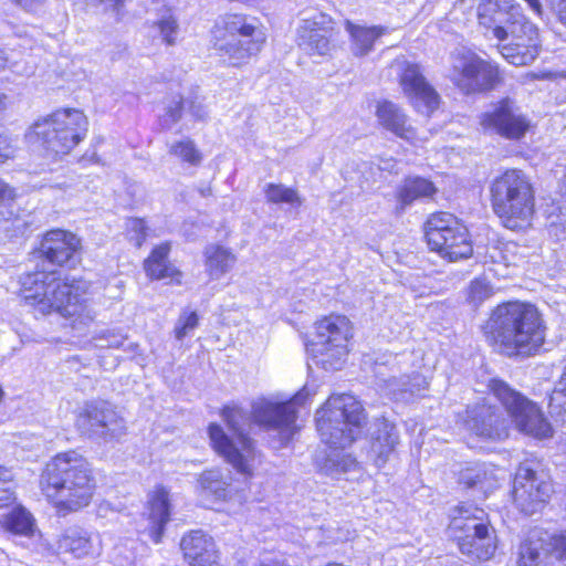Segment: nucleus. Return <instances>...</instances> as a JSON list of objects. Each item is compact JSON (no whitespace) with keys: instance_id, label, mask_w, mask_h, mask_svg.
Here are the masks:
<instances>
[{"instance_id":"nucleus-36","label":"nucleus","mask_w":566,"mask_h":566,"mask_svg":"<svg viewBox=\"0 0 566 566\" xmlns=\"http://www.w3.org/2000/svg\"><path fill=\"white\" fill-rule=\"evenodd\" d=\"M6 223H11L15 230L25 226V222L18 216L14 188L0 179V224Z\"/></svg>"},{"instance_id":"nucleus-44","label":"nucleus","mask_w":566,"mask_h":566,"mask_svg":"<svg viewBox=\"0 0 566 566\" xmlns=\"http://www.w3.org/2000/svg\"><path fill=\"white\" fill-rule=\"evenodd\" d=\"M198 315L196 312L182 313L175 326V336L178 340L184 339L189 333H191L198 326Z\"/></svg>"},{"instance_id":"nucleus-50","label":"nucleus","mask_w":566,"mask_h":566,"mask_svg":"<svg viewBox=\"0 0 566 566\" xmlns=\"http://www.w3.org/2000/svg\"><path fill=\"white\" fill-rule=\"evenodd\" d=\"M186 105H187L188 112L192 115L193 118H196L198 120L207 119L208 112L201 101H199L198 98L190 99V101L187 99Z\"/></svg>"},{"instance_id":"nucleus-8","label":"nucleus","mask_w":566,"mask_h":566,"mask_svg":"<svg viewBox=\"0 0 566 566\" xmlns=\"http://www.w3.org/2000/svg\"><path fill=\"white\" fill-rule=\"evenodd\" d=\"M88 122L83 112L74 108L59 109L33 125V133L46 151L69 154L87 133Z\"/></svg>"},{"instance_id":"nucleus-6","label":"nucleus","mask_w":566,"mask_h":566,"mask_svg":"<svg viewBox=\"0 0 566 566\" xmlns=\"http://www.w3.org/2000/svg\"><path fill=\"white\" fill-rule=\"evenodd\" d=\"M494 213L505 228L521 229L534 213L535 193L528 177L518 169H507L490 185Z\"/></svg>"},{"instance_id":"nucleus-55","label":"nucleus","mask_w":566,"mask_h":566,"mask_svg":"<svg viewBox=\"0 0 566 566\" xmlns=\"http://www.w3.org/2000/svg\"><path fill=\"white\" fill-rule=\"evenodd\" d=\"M8 63V57L3 50L0 49V72L6 69Z\"/></svg>"},{"instance_id":"nucleus-37","label":"nucleus","mask_w":566,"mask_h":566,"mask_svg":"<svg viewBox=\"0 0 566 566\" xmlns=\"http://www.w3.org/2000/svg\"><path fill=\"white\" fill-rule=\"evenodd\" d=\"M186 99L179 94L172 95L164 102V113L159 115V126L163 130H170L182 116Z\"/></svg>"},{"instance_id":"nucleus-48","label":"nucleus","mask_w":566,"mask_h":566,"mask_svg":"<svg viewBox=\"0 0 566 566\" xmlns=\"http://www.w3.org/2000/svg\"><path fill=\"white\" fill-rule=\"evenodd\" d=\"M129 232H134L136 235L132 237V240L136 241V245L140 247L146 238V224L143 219H130L127 223Z\"/></svg>"},{"instance_id":"nucleus-49","label":"nucleus","mask_w":566,"mask_h":566,"mask_svg":"<svg viewBox=\"0 0 566 566\" xmlns=\"http://www.w3.org/2000/svg\"><path fill=\"white\" fill-rule=\"evenodd\" d=\"M566 396V365L563 367L562 375L556 384V387L551 396L549 405L554 403L560 406V398Z\"/></svg>"},{"instance_id":"nucleus-17","label":"nucleus","mask_w":566,"mask_h":566,"mask_svg":"<svg viewBox=\"0 0 566 566\" xmlns=\"http://www.w3.org/2000/svg\"><path fill=\"white\" fill-rule=\"evenodd\" d=\"M297 28V44L310 55H326L332 49L333 21L323 12H304Z\"/></svg>"},{"instance_id":"nucleus-28","label":"nucleus","mask_w":566,"mask_h":566,"mask_svg":"<svg viewBox=\"0 0 566 566\" xmlns=\"http://www.w3.org/2000/svg\"><path fill=\"white\" fill-rule=\"evenodd\" d=\"M438 189L430 180L421 177H408L396 192L397 205L395 213L402 214L415 201L432 198Z\"/></svg>"},{"instance_id":"nucleus-11","label":"nucleus","mask_w":566,"mask_h":566,"mask_svg":"<svg viewBox=\"0 0 566 566\" xmlns=\"http://www.w3.org/2000/svg\"><path fill=\"white\" fill-rule=\"evenodd\" d=\"M489 389L505 408L520 431L539 439L552 434V427L537 406L509 384L500 379H491Z\"/></svg>"},{"instance_id":"nucleus-4","label":"nucleus","mask_w":566,"mask_h":566,"mask_svg":"<svg viewBox=\"0 0 566 566\" xmlns=\"http://www.w3.org/2000/svg\"><path fill=\"white\" fill-rule=\"evenodd\" d=\"M27 305L42 315L56 313L72 319L74 328L93 322L95 312L86 297L88 284L82 280L63 281L54 272L36 271L20 279Z\"/></svg>"},{"instance_id":"nucleus-35","label":"nucleus","mask_w":566,"mask_h":566,"mask_svg":"<svg viewBox=\"0 0 566 566\" xmlns=\"http://www.w3.org/2000/svg\"><path fill=\"white\" fill-rule=\"evenodd\" d=\"M346 29L352 36L353 53L357 56L368 54L371 51L375 41L386 32V29L384 28H365L355 25L350 22L346 23Z\"/></svg>"},{"instance_id":"nucleus-18","label":"nucleus","mask_w":566,"mask_h":566,"mask_svg":"<svg viewBox=\"0 0 566 566\" xmlns=\"http://www.w3.org/2000/svg\"><path fill=\"white\" fill-rule=\"evenodd\" d=\"M483 128L509 139H520L530 127V122L520 107L510 98L501 101L492 112L481 117Z\"/></svg>"},{"instance_id":"nucleus-43","label":"nucleus","mask_w":566,"mask_h":566,"mask_svg":"<svg viewBox=\"0 0 566 566\" xmlns=\"http://www.w3.org/2000/svg\"><path fill=\"white\" fill-rule=\"evenodd\" d=\"M493 294V289L484 279H476L471 282L468 292V302L473 306H480Z\"/></svg>"},{"instance_id":"nucleus-12","label":"nucleus","mask_w":566,"mask_h":566,"mask_svg":"<svg viewBox=\"0 0 566 566\" xmlns=\"http://www.w3.org/2000/svg\"><path fill=\"white\" fill-rule=\"evenodd\" d=\"M450 78L465 94L490 91L501 81L496 65L471 52L452 55Z\"/></svg>"},{"instance_id":"nucleus-39","label":"nucleus","mask_w":566,"mask_h":566,"mask_svg":"<svg viewBox=\"0 0 566 566\" xmlns=\"http://www.w3.org/2000/svg\"><path fill=\"white\" fill-rule=\"evenodd\" d=\"M169 154L192 166H198L202 160L200 150L195 142L188 137L170 144Z\"/></svg>"},{"instance_id":"nucleus-2","label":"nucleus","mask_w":566,"mask_h":566,"mask_svg":"<svg viewBox=\"0 0 566 566\" xmlns=\"http://www.w3.org/2000/svg\"><path fill=\"white\" fill-rule=\"evenodd\" d=\"M366 415L360 401L349 394L332 395L316 412V427L329 451L316 465L326 475L335 476L356 468V460L344 452L360 434Z\"/></svg>"},{"instance_id":"nucleus-32","label":"nucleus","mask_w":566,"mask_h":566,"mask_svg":"<svg viewBox=\"0 0 566 566\" xmlns=\"http://www.w3.org/2000/svg\"><path fill=\"white\" fill-rule=\"evenodd\" d=\"M371 436V452L376 454V464L380 467L386 463L389 454L398 443V432L395 424L382 419L376 423V429Z\"/></svg>"},{"instance_id":"nucleus-3","label":"nucleus","mask_w":566,"mask_h":566,"mask_svg":"<svg viewBox=\"0 0 566 566\" xmlns=\"http://www.w3.org/2000/svg\"><path fill=\"white\" fill-rule=\"evenodd\" d=\"M483 332L489 345L499 354L509 358L530 357L543 346L546 326L535 305L511 301L491 312Z\"/></svg>"},{"instance_id":"nucleus-9","label":"nucleus","mask_w":566,"mask_h":566,"mask_svg":"<svg viewBox=\"0 0 566 566\" xmlns=\"http://www.w3.org/2000/svg\"><path fill=\"white\" fill-rule=\"evenodd\" d=\"M424 238L432 251L450 262L468 259L473 253L468 229L448 212L432 213L428 218Z\"/></svg>"},{"instance_id":"nucleus-23","label":"nucleus","mask_w":566,"mask_h":566,"mask_svg":"<svg viewBox=\"0 0 566 566\" xmlns=\"http://www.w3.org/2000/svg\"><path fill=\"white\" fill-rule=\"evenodd\" d=\"M185 559L190 566H219V556L212 537L202 531H192L180 542Z\"/></svg>"},{"instance_id":"nucleus-56","label":"nucleus","mask_w":566,"mask_h":566,"mask_svg":"<svg viewBox=\"0 0 566 566\" xmlns=\"http://www.w3.org/2000/svg\"><path fill=\"white\" fill-rule=\"evenodd\" d=\"M200 193H201L203 197H206V196H209V195L211 193V190H210V188L201 189V190H200Z\"/></svg>"},{"instance_id":"nucleus-14","label":"nucleus","mask_w":566,"mask_h":566,"mask_svg":"<svg viewBox=\"0 0 566 566\" xmlns=\"http://www.w3.org/2000/svg\"><path fill=\"white\" fill-rule=\"evenodd\" d=\"M553 485L542 473L521 464L513 483V501L517 509L526 515L537 512L551 497Z\"/></svg>"},{"instance_id":"nucleus-46","label":"nucleus","mask_w":566,"mask_h":566,"mask_svg":"<svg viewBox=\"0 0 566 566\" xmlns=\"http://www.w3.org/2000/svg\"><path fill=\"white\" fill-rule=\"evenodd\" d=\"M97 339L101 342L98 346L108 348H119L126 342V337L115 331L103 332Z\"/></svg>"},{"instance_id":"nucleus-54","label":"nucleus","mask_w":566,"mask_h":566,"mask_svg":"<svg viewBox=\"0 0 566 566\" xmlns=\"http://www.w3.org/2000/svg\"><path fill=\"white\" fill-rule=\"evenodd\" d=\"M530 8L535 11L537 14H541L542 13V4L539 2V0H525Z\"/></svg>"},{"instance_id":"nucleus-42","label":"nucleus","mask_w":566,"mask_h":566,"mask_svg":"<svg viewBox=\"0 0 566 566\" xmlns=\"http://www.w3.org/2000/svg\"><path fill=\"white\" fill-rule=\"evenodd\" d=\"M15 500L13 474L7 467L0 465V509L12 504Z\"/></svg>"},{"instance_id":"nucleus-45","label":"nucleus","mask_w":566,"mask_h":566,"mask_svg":"<svg viewBox=\"0 0 566 566\" xmlns=\"http://www.w3.org/2000/svg\"><path fill=\"white\" fill-rule=\"evenodd\" d=\"M157 25L164 42L168 45H174L176 43L179 29L177 20L171 15L164 17L157 22Z\"/></svg>"},{"instance_id":"nucleus-29","label":"nucleus","mask_w":566,"mask_h":566,"mask_svg":"<svg viewBox=\"0 0 566 566\" xmlns=\"http://www.w3.org/2000/svg\"><path fill=\"white\" fill-rule=\"evenodd\" d=\"M381 366L376 364L375 376L379 381V386L396 398L405 394H410L411 396L420 395L428 388V381L421 374L415 373L411 376L400 378L390 376L387 378L385 374L379 370Z\"/></svg>"},{"instance_id":"nucleus-10","label":"nucleus","mask_w":566,"mask_h":566,"mask_svg":"<svg viewBox=\"0 0 566 566\" xmlns=\"http://www.w3.org/2000/svg\"><path fill=\"white\" fill-rule=\"evenodd\" d=\"M315 338L311 350L316 363L325 370H338L348 354L347 343L352 336L350 322L343 315H329L315 325Z\"/></svg>"},{"instance_id":"nucleus-7","label":"nucleus","mask_w":566,"mask_h":566,"mask_svg":"<svg viewBox=\"0 0 566 566\" xmlns=\"http://www.w3.org/2000/svg\"><path fill=\"white\" fill-rule=\"evenodd\" d=\"M264 41V33L243 14L223 15L213 30V48L232 66L247 63Z\"/></svg>"},{"instance_id":"nucleus-1","label":"nucleus","mask_w":566,"mask_h":566,"mask_svg":"<svg viewBox=\"0 0 566 566\" xmlns=\"http://www.w3.org/2000/svg\"><path fill=\"white\" fill-rule=\"evenodd\" d=\"M310 395L304 387L284 402L259 400L252 405L251 415L239 407H226L222 415L232 437L221 426L210 424L209 437L213 449L238 472L249 473L248 461L254 452L253 441L248 436L251 420L266 430L274 449L284 448L297 431V407L303 406Z\"/></svg>"},{"instance_id":"nucleus-16","label":"nucleus","mask_w":566,"mask_h":566,"mask_svg":"<svg viewBox=\"0 0 566 566\" xmlns=\"http://www.w3.org/2000/svg\"><path fill=\"white\" fill-rule=\"evenodd\" d=\"M481 25L490 29L500 41L509 38V31L515 24L528 22L515 0H482L478 7Z\"/></svg>"},{"instance_id":"nucleus-19","label":"nucleus","mask_w":566,"mask_h":566,"mask_svg":"<svg viewBox=\"0 0 566 566\" xmlns=\"http://www.w3.org/2000/svg\"><path fill=\"white\" fill-rule=\"evenodd\" d=\"M512 41L500 48L502 56L515 66L528 65L539 54L538 30L531 21L515 24L509 31Z\"/></svg>"},{"instance_id":"nucleus-34","label":"nucleus","mask_w":566,"mask_h":566,"mask_svg":"<svg viewBox=\"0 0 566 566\" xmlns=\"http://www.w3.org/2000/svg\"><path fill=\"white\" fill-rule=\"evenodd\" d=\"M170 251L169 243L156 247L144 263L147 275L154 280L172 279L177 274L176 269L168 262Z\"/></svg>"},{"instance_id":"nucleus-57","label":"nucleus","mask_w":566,"mask_h":566,"mask_svg":"<svg viewBox=\"0 0 566 566\" xmlns=\"http://www.w3.org/2000/svg\"><path fill=\"white\" fill-rule=\"evenodd\" d=\"M3 99H4V96L0 94V109L3 107L4 103H3Z\"/></svg>"},{"instance_id":"nucleus-41","label":"nucleus","mask_w":566,"mask_h":566,"mask_svg":"<svg viewBox=\"0 0 566 566\" xmlns=\"http://www.w3.org/2000/svg\"><path fill=\"white\" fill-rule=\"evenodd\" d=\"M265 197L268 201L273 203H296L298 206L302 203L297 191L282 184H269L265 188Z\"/></svg>"},{"instance_id":"nucleus-27","label":"nucleus","mask_w":566,"mask_h":566,"mask_svg":"<svg viewBox=\"0 0 566 566\" xmlns=\"http://www.w3.org/2000/svg\"><path fill=\"white\" fill-rule=\"evenodd\" d=\"M485 512L473 505H460L453 509L449 532L455 539V535H471L480 533L489 525L484 522Z\"/></svg>"},{"instance_id":"nucleus-26","label":"nucleus","mask_w":566,"mask_h":566,"mask_svg":"<svg viewBox=\"0 0 566 566\" xmlns=\"http://www.w3.org/2000/svg\"><path fill=\"white\" fill-rule=\"evenodd\" d=\"M460 552L470 560H489L496 549L494 530L486 528L471 535H455Z\"/></svg>"},{"instance_id":"nucleus-24","label":"nucleus","mask_w":566,"mask_h":566,"mask_svg":"<svg viewBox=\"0 0 566 566\" xmlns=\"http://www.w3.org/2000/svg\"><path fill=\"white\" fill-rule=\"evenodd\" d=\"M376 117L379 125L395 136L408 142L416 138V129L397 104L390 101L378 103Z\"/></svg>"},{"instance_id":"nucleus-38","label":"nucleus","mask_w":566,"mask_h":566,"mask_svg":"<svg viewBox=\"0 0 566 566\" xmlns=\"http://www.w3.org/2000/svg\"><path fill=\"white\" fill-rule=\"evenodd\" d=\"M4 527L15 534L30 535L33 532L32 515L23 507H17L4 516Z\"/></svg>"},{"instance_id":"nucleus-20","label":"nucleus","mask_w":566,"mask_h":566,"mask_svg":"<svg viewBox=\"0 0 566 566\" xmlns=\"http://www.w3.org/2000/svg\"><path fill=\"white\" fill-rule=\"evenodd\" d=\"M464 426L470 432L483 439L502 440L507 437V422L502 412L486 403L468 407Z\"/></svg>"},{"instance_id":"nucleus-22","label":"nucleus","mask_w":566,"mask_h":566,"mask_svg":"<svg viewBox=\"0 0 566 566\" xmlns=\"http://www.w3.org/2000/svg\"><path fill=\"white\" fill-rule=\"evenodd\" d=\"M57 548L75 558L97 557L102 552V542L95 533L80 526L65 528L57 539Z\"/></svg>"},{"instance_id":"nucleus-52","label":"nucleus","mask_w":566,"mask_h":566,"mask_svg":"<svg viewBox=\"0 0 566 566\" xmlns=\"http://www.w3.org/2000/svg\"><path fill=\"white\" fill-rule=\"evenodd\" d=\"M18 6L27 11H33L43 3L44 0H13Z\"/></svg>"},{"instance_id":"nucleus-47","label":"nucleus","mask_w":566,"mask_h":566,"mask_svg":"<svg viewBox=\"0 0 566 566\" xmlns=\"http://www.w3.org/2000/svg\"><path fill=\"white\" fill-rule=\"evenodd\" d=\"M553 556L559 560H566V530L560 534L548 536Z\"/></svg>"},{"instance_id":"nucleus-51","label":"nucleus","mask_w":566,"mask_h":566,"mask_svg":"<svg viewBox=\"0 0 566 566\" xmlns=\"http://www.w3.org/2000/svg\"><path fill=\"white\" fill-rule=\"evenodd\" d=\"M14 157V148L7 136H0V164Z\"/></svg>"},{"instance_id":"nucleus-58","label":"nucleus","mask_w":566,"mask_h":566,"mask_svg":"<svg viewBox=\"0 0 566 566\" xmlns=\"http://www.w3.org/2000/svg\"><path fill=\"white\" fill-rule=\"evenodd\" d=\"M128 346H129V348H130L132 350H135V349L138 347V345H137V344H133V343H130Z\"/></svg>"},{"instance_id":"nucleus-40","label":"nucleus","mask_w":566,"mask_h":566,"mask_svg":"<svg viewBox=\"0 0 566 566\" xmlns=\"http://www.w3.org/2000/svg\"><path fill=\"white\" fill-rule=\"evenodd\" d=\"M200 486L217 499H226L229 482L218 470L205 471L199 478Z\"/></svg>"},{"instance_id":"nucleus-30","label":"nucleus","mask_w":566,"mask_h":566,"mask_svg":"<svg viewBox=\"0 0 566 566\" xmlns=\"http://www.w3.org/2000/svg\"><path fill=\"white\" fill-rule=\"evenodd\" d=\"M147 531L153 541L158 544L161 539L165 524L169 521L168 492L164 488L157 489L148 501Z\"/></svg>"},{"instance_id":"nucleus-33","label":"nucleus","mask_w":566,"mask_h":566,"mask_svg":"<svg viewBox=\"0 0 566 566\" xmlns=\"http://www.w3.org/2000/svg\"><path fill=\"white\" fill-rule=\"evenodd\" d=\"M206 269L212 280H219L235 263L234 254L221 247L211 244L205 250Z\"/></svg>"},{"instance_id":"nucleus-31","label":"nucleus","mask_w":566,"mask_h":566,"mask_svg":"<svg viewBox=\"0 0 566 566\" xmlns=\"http://www.w3.org/2000/svg\"><path fill=\"white\" fill-rule=\"evenodd\" d=\"M553 556L548 536L531 534L520 545L518 566H547Z\"/></svg>"},{"instance_id":"nucleus-25","label":"nucleus","mask_w":566,"mask_h":566,"mask_svg":"<svg viewBox=\"0 0 566 566\" xmlns=\"http://www.w3.org/2000/svg\"><path fill=\"white\" fill-rule=\"evenodd\" d=\"M458 483L463 489L488 494L497 486V478L491 464L470 462L459 470Z\"/></svg>"},{"instance_id":"nucleus-15","label":"nucleus","mask_w":566,"mask_h":566,"mask_svg":"<svg viewBox=\"0 0 566 566\" xmlns=\"http://www.w3.org/2000/svg\"><path fill=\"white\" fill-rule=\"evenodd\" d=\"M398 66L402 92L417 112L430 115L439 106V95L427 81L422 67L409 61H401Z\"/></svg>"},{"instance_id":"nucleus-21","label":"nucleus","mask_w":566,"mask_h":566,"mask_svg":"<svg viewBox=\"0 0 566 566\" xmlns=\"http://www.w3.org/2000/svg\"><path fill=\"white\" fill-rule=\"evenodd\" d=\"M80 239L64 230L49 231L42 242L40 252L51 263L59 266H74L78 262Z\"/></svg>"},{"instance_id":"nucleus-13","label":"nucleus","mask_w":566,"mask_h":566,"mask_svg":"<svg viewBox=\"0 0 566 566\" xmlns=\"http://www.w3.org/2000/svg\"><path fill=\"white\" fill-rule=\"evenodd\" d=\"M76 427L82 434L105 442L118 439L126 430L125 420L107 401L85 403L76 418Z\"/></svg>"},{"instance_id":"nucleus-53","label":"nucleus","mask_w":566,"mask_h":566,"mask_svg":"<svg viewBox=\"0 0 566 566\" xmlns=\"http://www.w3.org/2000/svg\"><path fill=\"white\" fill-rule=\"evenodd\" d=\"M558 18L566 25V0H553Z\"/></svg>"},{"instance_id":"nucleus-5","label":"nucleus","mask_w":566,"mask_h":566,"mask_svg":"<svg viewBox=\"0 0 566 566\" xmlns=\"http://www.w3.org/2000/svg\"><path fill=\"white\" fill-rule=\"evenodd\" d=\"M95 485L90 463L75 451L55 455L41 475L42 491L60 511L65 512L87 506Z\"/></svg>"}]
</instances>
